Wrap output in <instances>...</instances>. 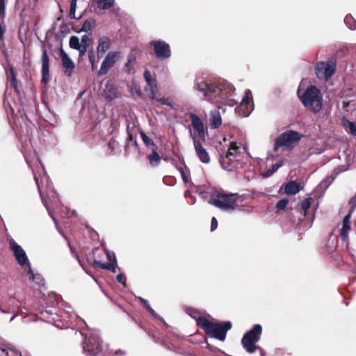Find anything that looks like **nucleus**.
<instances>
[{"instance_id":"1","label":"nucleus","mask_w":356,"mask_h":356,"mask_svg":"<svg viewBox=\"0 0 356 356\" xmlns=\"http://www.w3.org/2000/svg\"><path fill=\"white\" fill-rule=\"evenodd\" d=\"M196 323L205 332L207 335L221 341H225L227 331L232 327L230 321L213 323L204 316L198 317L196 319Z\"/></svg>"},{"instance_id":"2","label":"nucleus","mask_w":356,"mask_h":356,"mask_svg":"<svg viewBox=\"0 0 356 356\" xmlns=\"http://www.w3.org/2000/svg\"><path fill=\"white\" fill-rule=\"evenodd\" d=\"M303 106L314 113H319L323 106V97L321 90L315 86H310L300 98Z\"/></svg>"},{"instance_id":"3","label":"nucleus","mask_w":356,"mask_h":356,"mask_svg":"<svg viewBox=\"0 0 356 356\" xmlns=\"http://www.w3.org/2000/svg\"><path fill=\"white\" fill-rule=\"evenodd\" d=\"M236 202L237 194L225 193L224 192L213 193L209 200V204L226 211H234L236 208Z\"/></svg>"},{"instance_id":"4","label":"nucleus","mask_w":356,"mask_h":356,"mask_svg":"<svg viewBox=\"0 0 356 356\" xmlns=\"http://www.w3.org/2000/svg\"><path fill=\"white\" fill-rule=\"evenodd\" d=\"M194 88L202 92L208 101L218 102L226 98L224 97L222 88L215 83L202 81L195 83Z\"/></svg>"},{"instance_id":"5","label":"nucleus","mask_w":356,"mask_h":356,"mask_svg":"<svg viewBox=\"0 0 356 356\" xmlns=\"http://www.w3.org/2000/svg\"><path fill=\"white\" fill-rule=\"evenodd\" d=\"M304 137L298 131L288 130L281 134L275 140L274 151L277 152L280 147L285 150H291L294 146Z\"/></svg>"},{"instance_id":"6","label":"nucleus","mask_w":356,"mask_h":356,"mask_svg":"<svg viewBox=\"0 0 356 356\" xmlns=\"http://www.w3.org/2000/svg\"><path fill=\"white\" fill-rule=\"evenodd\" d=\"M261 333V325L255 324L250 330L244 334L241 339V343L248 353H253L257 349H260V348L256 345V343L259 341Z\"/></svg>"},{"instance_id":"7","label":"nucleus","mask_w":356,"mask_h":356,"mask_svg":"<svg viewBox=\"0 0 356 356\" xmlns=\"http://www.w3.org/2000/svg\"><path fill=\"white\" fill-rule=\"evenodd\" d=\"M337 63L335 60L326 62H319L316 64L315 70L316 76L319 79L327 81L335 73Z\"/></svg>"},{"instance_id":"8","label":"nucleus","mask_w":356,"mask_h":356,"mask_svg":"<svg viewBox=\"0 0 356 356\" xmlns=\"http://www.w3.org/2000/svg\"><path fill=\"white\" fill-rule=\"evenodd\" d=\"M102 350L100 339L95 334H90L84 338L83 350L88 356H95Z\"/></svg>"},{"instance_id":"9","label":"nucleus","mask_w":356,"mask_h":356,"mask_svg":"<svg viewBox=\"0 0 356 356\" xmlns=\"http://www.w3.org/2000/svg\"><path fill=\"white\" fill-rule=\"evenodd\" d=\"M149 44L153 47L156 57L159 60H165L170 57V45L163 40H153Z\"/></svg>"},{"instance_id":"10","label":"nucleus","mask_w":356,"mask_h":356,"mask_svg":"<svg viewBox=\"0 0 356 356\" xmlns=\"http://www.w3.org/2000/svg\"><path fill=\"white\" fill-rule=\"evenodd\" d=\"M190 136L193 140L194 149L198 159L204 163H209L210 162L209 154L202 145V143H204L206 140L197 139V137L192 133L191 130L190 131Z\"/></svg>"},{"instance_id":"11","label":"nucleus","mask_w":356,"mask_h":356,"mask_svg":"<svg viewBox=\"0 0 356 356\" xmlns=\"http://www.w3.org/2000/svg\"><path fill=\"white\" fill-rule=\"evenodd\" d=\"M120 54L121 53L120 51H109L101 65L100 69L98 71V75H106L108 70L115 65Z\"/></svg>"},{"instance_id":"12","label":"nucleus","mask_w":356,"mask_h":356,"mask_svg":"<svg viewBox=\"0 0 356 356\" xmlns=\"http://www.w3.org/2000/svg\"><path fill=\"white\" fill-rule=\"evenodd\" d=\"M10 249L13 252L15 259L21 266L29 263V259L25 251L13 238L9 240Z\"/></svg>"},{"instance_id":"13","label":"nucleus","mask_w":356,"mask_h":356,"mask_svg":"<svg viewBox=\"0 0 356 356\" xmlns=\"http://www.w3.org/2000/svg\"><path fill=\"white\" fill-rule=\"evenodd\" d=\"M219 161L222 168L227 171H234L236 168L237 161L233 152L227 151L225 156L220 155Z\"/></svg>"},{"instance_id":"14","label":"nucleus","mask_w":356,"mask_h":356,"mask_svg":"<svg viewBox=\"0 0 356 356\" xmlns=\"http://www.w3.org/2000/svg\"><path fill=\"white\" fill-rule=\"evenodd\" d=\"M143 76L147 83V87H145V91L149 92L148 96L151 99H156V94L158 90L156 79L152 78V74L148 70H145Z\"/></svg>"},{"instance_id":"15","label":"nucleus","mask_w":356,"mask_h":356,"mask_svg":"<svg viewBox=\"0 0 356 356\" xmlns=\"http://www.w3.org/2000/svg\"><path fill=\"white\" fill-rule=\"evenodd\" d=\"M189 118L191 120L193 128L197 132V139L206 140V132L202 120L195 113H190Z\"/></svg>"},{"instance_id":"16","label":"nucleus","mask_w":356,"mask_h":356,"mask_svg":"<svg viewBox=\"0 0 356 356\" xmlns=\"http://www.w3.org/2000/svg\"><path fill=\"white\" fill-rule=\"evenodd\" d=\"M108 259L110 261L109 263H102L99 261L94 260V266H97L102 269L108 270L113 273H115L116 268L118 266L117 259L113 252H107Z\"/></svg>"},{"instance_id":"17","label":"nucleus","mask_w":356,"mask_h":356,"mask_svg":"<svg viewBox=\"0 0 356 356\" xmlns=\"http://www.w3.org/2000/svg\"><path fill=\"white\" fill-rule=\"evenodd\" d=\"M42 82L47 84L49 81V58L45 47L42 49Z\"/></svg>"},{"instance_id":"18","label":"nucleus","mask_w":356,"mask_h":356,"mask_svg":"<svg viewBox=\"0 0 356 356\" xmlns=\"http://www.w3.org/2000/svg\"><path fill=\"white\" fill-rule=\"evenodd\" d=\"M60 56L61 57L62 66L64 68V74L67 76H71L72 71L75 67L74 63L62 48L60 49Z\"/></svg>"},{"instance_id":"19","label":"nucleus","mask_w":356,"mask_h":356,"mask_svg":"<svg viewBox=\"0 0 356 356\" xmlns=\"http://www.w3.org/2000/svg\"><path fill=\"white\" fill-rule=\"evenodd\" d=\"M6 75L7 80L10 81L11 87L14 89L16 93L19 94V89L18 88V81L17 79V72L13 65H8V68L6 69Z\"/></svg>"},{"instance_id":"20","label":"nucleus","mask_w":356,"mask_h":356,"mask_svg":"<svg viewBox=\"0 0 356 356\" xmlns=\"http://www.w3.org/2000/svg\"><path fill=\"white\" fill-rule=\"evenodd\" d=\"M110 46L111 40L108 37L103 36L99 38L97 48L98 58H101L104 56L106 51L110 48Z\"/></svg>"},{"instance_id":"21","label":"nucleus","mask_w":356,"mask_h":356,"mask_svg":"<svg viewBox=\"0 0 356 356\" xmlns=\"http://www.w3.org/2000/svg\"><path fill=\"white\" fill-rule=\"evenodd\" d=\"M351 211H349V213L345 216L343 220V224H342V228L341 229V237L343 240H345L347 238L348 232L351 229L350 227V218L352 216Z\"/></svg>"},{"instance_id":"22","label":"nucleus","mask_w":356,"mask_h":356,"mask_svg":"<svg viewBox=\"0 0 356 356\" xmlns=\"http://www.w3.org/2000/svg\"><path fill=\"white\" fill-rule=\"evenodd\" d=\"M300 190V185L295 181H290L284 186V193L287 195H296Z\"/></svg>"},{"instance_id":"23","label":"nucleus","mask_w":356,"mask_h":356,"mask_svg":"<svg viewBox=\"0 0 356 356\" xmlns=\"http://www.w3.org/2000/svg\"><path fill=\"white\" fill-rule=\"evenodd\" d=\"M119 92L113 84L108 83L106 86V88L104 90V95L107 99L112 100L118 97Z\"/></svg>"},{"instance_id":"24","label":"nucleus","mask_w":356,"mask_h":356,"mask_svg":"<svg viewBox=\"0 0 356 356\" xmlns=\"http://www.w3.org/2000/svg\"><path fill=\"white\" fill-rule=\"evenodd\" d=\"M152 153L147 156L149 163L152 167H157L161 162V156L157 152V149H151Z\"/></svg>"},{"instance_id":"25","label":"nucleus","mask_w":356,"mask_h":356,"mask_svg":"<svg viewBox=\"0 0 356 356\" xmlns=\"http://www.w3.org/2000/svg\"><path fill=\"white\" fill-rule=\"evenodd\" d=\"M222 124V119L219 112L213 113L210 118V126L212 129L218 128Z\"/></svg>"},{"instance_id":"26","label":"nucleus","mask_w":356,"mask_h":356,"mask_svg":"<svg viewBox=\"0 0 356 356\" xmlns=\"http://www.w3.org/2000/svg\"><path fill=\"white\" fill-rule=\"evenodd\" d=\"M136 56L133 54H129L127 57V62L125 63L124 70L128 74L131 73L134 68V63L136 62Z\"/></svg>"},{"instance_id":"27","label":"nucleus","mask_w":356,"mask_h":356,"mask_svg":"<svg viewBox=\"0 0 356 356\" xmlns=\"http://www.w3.org/2000/svg\"><path fill=\"white\" fill-rule=\"evenodd\" d=\"M141 302L143 303L145 309L150 313V314L154 318L160 320L165 325L168 326V324L165 323V320L163 318H161L160 316H159L158 314L156 313V312L151 307V306L148 303L147 300L141 298Z\"/></svg>"},{"instance_id":"28","label":"nucleus","mask_w":356,"mask_h":356,"mask_svg":"<svg viewBox=\"0 0 356 356\" xmlns=\"http://www.w3.org/2000/svg\"><path fill=\"white\" fill-rule=\"evenodd\" d=\"M342 123L343 126L346 129H349V133L356 136V122H350L348 119H346L345 117L342 118Z\"/></svg>"},{"instance_id":"29","label":"nucleus","mask_w":356,"mask_h":356,"mask_svg":"<svg viewBox=\"0 0 356 356\" xmlns=\"http://www.w3.org/2000/svg\"><path fill=\"white\" fill-rule=\"evenodd\" d=\"M140 137L144 144L147 148L150 149H158V147L154 143V142L149 136H147L143 131H140Z\"/></svg>"},{"instance_id":"30","label":"nucleus","mask_w":356,"mask_h":356,"mask_svg":"<svg viewBox=\"0 0 356 356\" xmlns=\"http://www.w3.org/2000/svg\"><path fill=\"white\" fill-rule=\"evenodd\" d=\"M114 0H96L97 7L102 10H107L114 4Z\"/></svg>"},{"instance_id":"31","label":"nucleus","mask_w":356,"mask_h":356,"mask_svg":"<svg viewBox=\"0 0 356 356\" xmlns=\"http://www.w3.org/2000/svg\"><path fill=\"white\" fill-rule=\"evenodd\" d=\"M312 200L311 197H307L300 202V211L303 212L305 216H306L307 211L310 208Z\"/></svg>"},{"instance_id":"32","label":"nucleus","mask_w":356,"mask_h":356,"mask_svg":"<svg viewBox=\"0 0 356 356\" xmlns=\"http://www.w3.org/2000/svg\"><path fill=\"white\" fill-rule=\"evenodd\" d=\"M5 9H6L5 0H0V16L2 15L3 17H4ZM5 32H6V29L0 24V40H1L3 38Z\"/></svg>"},{"instance_id":"33","label":"nucleus","mask_w":356,"mask_h":356,"mask_svg":"<svg viewBox=\"0 0 356 356\" xmlns=\"http://www.w3.org/2000/svg\"><path fill=\"white\" fill-rule=\"evenodd\" d=\"M282 165V161H278L276 163L272 165L265 172L264 177H268L271 176L275 172H276L279 168Z\"/></svg>"},{"instance_id":"34","label":"nucleus","mask_w":356,"mask_h":356,"mask_svg":"<svg viewBox=\"0 0 356 356\" xmlns=\"http://www.w3.org/2000/svg\"><path fill=\"white\" fill-rule=\"evenodd\" d=\"M29 269L27 272V275H29V278L33 281V282H37L38 284H41V282H43V280L40 277V276L38 275H36L33 273V270L31 269V268L30 267V264L29 263Z\"/></svg>"},{"instance_id":"35","label":"nucleus","mask_w":356,"mask_h":356,"mask_svg":"<svg viewBox=\"0 0 356 356\" xmlns=\"http://www.w3.org/2000/svg\"><path fill=\"white\" fill-rule=\"evenodd\" d=\"M95 22L93 19H86L84 22V23H83L82 27L81 28V29L79 30V31H76V32H78V33H80V32H88V31H90L91 29L92 26L93 24H95Z\"/></svg>"},{"instance_id":"36","label":"nucleus","mask_w":356,"mask_h":356,"mask_svg":"<svg viewBox=\"0 0 356 356\" xmlns=\"http://www.w3.org/2000/svg\"><path fill=\"white\" fill-rule=\"evenodd\" d=\"M344 22L350 30L356 29V21L351 15H346Z\"/></svg>"},{"instance_id":"37","label":"nucleus","mask_w":356,"mask_h":356,"mask_svg":"<svg viewBox=\"0 0 356 356\" xmlns=\"http://www.w3.org/2000/svg\"><path fill=\"white\" fill-rule=\"evenodd\" d=\"M108 147L110 149L109 155H112L114 154L116 149L119 147L118 142L115 140L113 138H111L108 143Z\"/></svg>"},{"instance_id":"38","label":"nucleus","mask_w":356,"mask_h":356,"mask_svg":"<svg viewBox=\"0 0 356 356\" xmlns=\"http://www.w3.org/2000/svg\"><path fill=\"white\" fill-rule=\"evenodd\" d=\"M69 45L72 49H79L81 48L79 38L74 35L72 36L70 39Z\"/></svg>"},{"instance_id":"39","label":"nucleus","mask_w":356,"mask_h":356,"mask_svg":"<svg viewBox=\"0 0 356 356\" xmlns=\"http://www.w3.org/2000/svg\"><path fill=\"white\" fill-rule=\"evenodd\" d=\"M1 350L4 354V356H21V354L18 351L11 348H3Z\"/></svg>"},{"instance_id":"40","label":"nucleus","mask_w":356,"mask_h":356,"mask_svg":"<svg viewBox=\"0 0 356 356\" xmlns=\"http://www.w3.org/2000/svg\"><path fill=\"white\" fill-rule=\"evenodd\" d=\"M289 202V200L286 198L281 199L276 204L277 209V210H284L286 207Z\"/></svg>"},{"instance_id":"41","label":"nucleus","mask_w":356,"mask_h":356,"mask_svg":"<svg viewBox=\"0 0 356 356\" xmlns=\"http://www.w3.org/2000/svg\"><path fill=\"white\" fill-rule=\"evenodd\" d=\"M249 94H251L250 90H246L245 95L243 97L241 102V106H248L250 104V97H249Z\"/></svg>"},{"instance_id":"42","label":"nucleus","mask_w":356,"mask_h":356,"mask_svg":"<svg viewBox=\"0 0 356 356\" xmlns=\"http://www.w3.org/2000/svg\"><path fill=\"white\" fill-rule=\"evenodd\" d=\"M88 58H89V61L91 64L92 70H94L95 68L96 67L95 57L94 51L92 49L88 51Z\"/></svg>"},{"instance_id":"43","label":"nucleus","mask_w":356,"mask_h":356,"mask_svg":"<svg viewBox=\"0 0 356 356\" xmlns=\"http://www.w3.org/2000/svg\"><path fill=\"white\" fill-rule=\"evenodd\" d=\"M91 39L87 35H84L81 38V46L88 47L90 43Z\"/></svg>"},{"instance_id":"44","label":"nucleus","mask_w":356,"mask_h":356,"mask_svg":"<svg viewBox=\"0 0 356 356\" xmlns=\"http://www.w3.org/2000/svg\"><path fill=\"white\" fill-rule=\"evenodd\" d=\"M154 100H156V102H159L160 104H163V105H166V106H169L170 107H172V104L171 102L169 101V99L168 98H156L154 99Z\"/></svg>"},{"instance_id":"45","label":"nucleus","mask_w":356,"mask_h":356,"mask_svg":"<svg viewBox=\"0 0 356 356\" xmlns=\"http://www.w3.org/2000/svg\"><path fill=\"white\" fill-rule=\"evenodd\" d=\"M177 170L179 171V172L181 173V178L183 179V181L185 183V184H187L188 182V179L184 170V169L181 168V167H177Z\"/></svg>"},{"instance_id":"46","label":"nucleus","mask_w":356,"mask_h":356,"mask_svg":"<svg viewBox=\"0 0 356 356\" xmlns=\"http://www.w3.org/2000/svg\"><path fill=\"white\" fill-rule=\"evenodd\" d=\"M349 204L350 205V211L353 212L356 209V194L350 199Z\"/></svg>"},{"instance_id":"47","label":"nucleus","mask_w":356,"mask_h":356,"mask_svg":"<svg viewBox=\"0 0 356 356\" xmlns=\"http://www.w3.org/2000/svg\"><path fill=\"white\" fill-rule=\"evenodd\" d=\"M116 279H117V281L120 283V284H122L124 286L126 285V276L122 274V273H120L117 275L116 277Z\"/></svg>"},{"instance_id":"48","label":"nucleus","mask_w":356,"mask_h":356,"mask_svg":"<svg viewBox=\"0 0 356 356\" xmlns=\"http://www.w3.org/2000/svg\"><path fill=\"white\" fill-rule=\"evenodd\" d=\"M218 227V220L215 217H213L211 222V231L213 232Z\"/></svg>"},{"instance_id":"49","label":"nucleus","mask_w":356,"mask_h":356,"mask_svg":"<svg viewBox=\"0 0 356 356\" xmlns=\"http://www.w3.org/2000/svg\"><path fill=\"white\" fill-rule=\"evenodd\" d=\"M238 147L235 143H231L230 146L227 151L233 152L234 154L238 150Z\"/></svg>"},{"instance_id":"50","label":"nucleus","mask_w":356,"mask_h":356,"mask_svg":"<svg viewBox=\"0 0 356 356\" xmlns=\"http://www.w3.org/2000/svg\"><path fill=\"white\" fill-rule=\"evenodd\" d=\"M135 139H134V136L131 134H130L129 132H128V138H127V144H126V150L128 148V146L129 145V143L130 142H133Z\"/></svg>"},{"instance_id":"51","label":"nucleus","mask_w":356,"mask_h":356,"mask_svg":"<svg viewBox=\"0 0 356 356\" xmlns=\"http://www.w3.org/2000/svg\"><path fill=\"white\" fill-rule=\"evenodd\" d=\"M87 48L88 47H82L81 45V48L79 50V56L80 57H82L85 55L86 52L87 51Z\"/></svg>"},{"instance_id":"52","label":"nucleus","mask_w":356,"mask_h":356,"mask_svg":"<svg viewBox=\"0 0 356 356\" xmlns=\"http://www.w3.org/2000/svg\"><path fill=\"white\" fill-rule=\"evenodd\" d=\"M76 3H77V0H71V2H70V9L76 10Z\"/></svg>"},{"instance_id":"53","label":"nucleus","mask_w":356,"mask_h":356,"mask_svg":"<svg viewBox=\"0 0 356 356\" xmlns=\"http://www.w3.org/2000/svg\"><path fill=\"white\" fill-rule=\"evenodd\" d=\"M75 12H76L75 10H72V9L70 10L69 17H70V19H75L76 18V17H75Z\"/></svg>"},{"instance_id":"54","label":"nucleus","mask_w":356,"mask_h":356,"mask_svg":"<svg viewBox=\"0 0 356 356\" xmlns=\"http://www.w3.org/2000/svg\"><path fill=\"white\" fill-rule=\"evenodd\" d=\"M132 143H133V145H134L136 149L139 152L140 148H139V145H138L137 140L135 139Z\"/></svg>"},{"instance_id":"55","label":"nucleus","mask_w":356,"mask_h":356,"mask_svg":"<svg viewBox=\"0 0 356 356\" xmlns=\"http://www.w3.org/2000/svg\"><path fill=\"white\" fill-rule=\"evenodd\" d=\"M234 89L233 88V87H232V86H231V87L229 88V92H233V91H234Z\"/></svg>"},{"instance_id":"56","label":"nucleus","mask_w":356,"mask_h":356,"mask_svg":"<svg viewBox=\"0 0 356 356\" xmlns=\"http://www.w3.org/2000/svg\"><path fill=\"white\" fill-rule=\"evenodd\" d=\"M0 311H1V312H3V313H6V312H6V311H5L4 309H1V307H0Z\"/></svg>"},{"instance_id":"57","label":"nucleus","mask_w":356,"mask_h":356,"mask_svg":"<svg viewBox=\"0 0 356 356\" xmlns=\"http://www.w3.org/2000/svg\"><path fill=\"white\" fill-rule=\"evenodd\" d=\"M207 348H210V345L209 343H207Z\"/></svg>"}]
</instances>
